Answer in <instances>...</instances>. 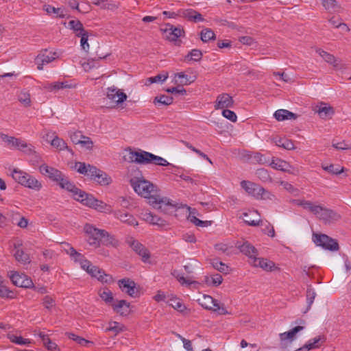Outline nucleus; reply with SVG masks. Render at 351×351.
<instances>
[{
  "label": "nucleus",
  "mask_w": 351,
  "mask_h": 351,
  "mask_svg": "<svg viewBox=\"0 0 351 351\" xmlns=\"http://www.w3.org/2000/svg\"><path fill=\"white\" fill-rule=\"evenodd\" d=\"M39 171L51 180L56 182L62 189L71 192L75 199L80 202L84 205L94 208L100 211L104 210L106 206V204L103 202L97 200L92 195L88 194L76 187L75 185L71 182L68 178L58 169L43 163L40 165Z\"/></svg>",
  "instance_id": "1"
},
{
  "label": "nucleus",
  "mask_w": 351,
  "mask_h": 351,
  "mask_svg": "<svg viewBox=\"0 0 351 351\" xmlns=\"http://www.w3.org/2000/svg\"><path fill=\"white\" fill-rule=\"evenodd\" d=\"M130 183L134 191L139 195L148 199L149 204L154 208L161 209L163 205L177 207L170 199L155 194L156 186L149 181L135 178L131 179Z\"/></svg>",
  "instance_id": "2"
},
{
  "label": "nucleus",
  "mask_w": 351,
  "mask_h": 351,
  "mask_svg": "<svg viewBox=\"0 0 351 351\" xmlns=\"http://www.w3.org/2000/svg\"><path fill=\"white\" fill-rule=\"evenodd\" d=\"M290 202L294 205L302 206L304 209L312 213L325 223H330L338 221L341 215L331 209H328L320 204H316L311 201L294 199Z\"/></svg>",
  "instance_id": "3"
},
{
  "label": "nucleus",
  "mask_w": 351,
  "mask_h": 351,
  "mask_svg": "<svg viewBox=\"0 0 351 351\" xmlns=\"http://www.w3.org/2000/svg\"><path fill=\"white\" fill-rule=\"evenodd\" d=\"M129 160L131 162L141 164L153 163L159 166H168L170 165L165 158L145 151L141 152H130L129 153Z\"/></svg>",
  "instance_id": "4"
},
{
  "label": "nucleus",
  "mask_w": 351,
  "mask_h": 351,
  "mask_svg": "<svg viewBox=\"0 0 351 351\" xmlns=\"http://www.w3.org/2000/svg\"><path fill=\"white\" fill-rule=\"evenodd\" d=\"M12 177L20 184L36 191H40L43 186L42 183L35 177L18 169H13Z\"/></svg>",
  "instance_id": "5"
},
{
  "label": "nucleus",
  "mask_w": 351,
  "mask_h": 351,
  "mask_svg": "<svg viewBox=\"0 0 351 351\" xmlns=\"http://www.w3.org/2000/svg\"><path fill=\"white\" fill-rule=\"evenodd\" d=\"M198 302L203 308L217 313L219 315L229 314L223 304H221L210 295H204L202 298L198 299Z\"/></svg>",
  "instance_id": "6"
},
{
  "label": "nucleus",
  "mask_w": 351,
  "mask_h": 351,
  "mask_svg": "<svg viewBox=\"0 0 351 351\" xmlns=\"http://www.w3.org/2000/svg\"><path fill=\"white\" fill-rule=\"evenodd\" d=\"M0 137L1 140L7 143L10 147L16 148L29 155L36 154L34 147L31 144H27L25 141L20 138L9 136L5 134H1Z\"/></svg>",
  "instance_id": "7"
},
{
  "label": "nucleus",
  "mask_w": 351,
  "mask_h": 351,
  "mask_svg": "<svg viewBox=\"0 0 351 351\" xmlns=\"http://www.w3.org/2000/svg\"><path fill=\"white\" fill-rule=\"evenodd\" d=\"M84 230L86 234L88 244L94 247H99L102 237L106 234L105 230L98 229L90 224H86Z\"/></svg>",
  "instance_id": "8"
},
{
  "label": "nucleus",
  "mask_w": 351,
  "mask_h": 351,
  "mask_svg": "<svg viewBox=\"0 0 351 351\" xmlns=\"http://www.w3.org/2000/svg\"><path fill=\"white\" fill-rule=\"evenodd\" d=\"M127 244L138 254L143 262H147L149 258V253L146 247L132 237H128L125 239Z\"/></svg>",
  "instance_id": "9"
},
{
  "label": "nucleus",
  "mask_w": 351,
  "mask_h": 351,
  "mask_svg": "<svg viewBox=\"0 0 351 351\" xmlns=\"http://www.w3.org/2000/svg\"><path fill=\"white\" fill-rule=\"evenodd\" d=\"M43 89L49 92L56 93L60 90L73 89L76 87V84L71 81H57L54 82H46L42 85Z\"/></svg>",
  "instance_id": "10"
},
{
  "label": "nucleus",
  "mask_w": 351,
  "mask_h": 351,
  "mask_svg": "<svg viewBox=\"0 0 351 351\" xmlns=\"http://www.w3.org/2000/svg\"><path fill=\"white\" fill-rule=\"evenodd\" d=\"M314 242L326 250L335 251L339 249L337 242L326 234H315Z\"/></svg>",
  "instance_id": "11"
},
{
  "label": "nucleus",
  "mask_w": 351,
  "mask_h": 351,
  "mask_svg": "<svg viewBox=\"0 0 351 351\" xmlns=\"http://www.w3.org/2000/svg\"><path fill=\"white\" fill-rule=\"evenodd\" d=\"M10 278L13 284L17 287L29 288L33 285L32 280L27 276L16 271H11Z\"/></svg>",
  "instance_id": "12"
},
{
  "label": "nucleus",
  "mask_w": 351,
  "mask_h": 351,
  "mask_svg": "<svg viewBox=\"0 0 351 351\" xmlns=\"http://www.w3.org/2000/svg\"><path fill=\"white\" fill-rule=\"evenodd\" d=\"M106 96L114 104H119L127 99V95L117 87H109L107 89Z\"/></svg>",
  "instance_id": "13"
},
{
  "label": "nucleus",
  "mask_w": 351,
  "mask_h": 351,
  "mask_svg": "<svg viewBox=\"0 0 351 351\" xmlns=\"http://www.w3.org/2000/svg\"><path fill=\"white\" fill-rule=\"evenodd\" d=\"M304 329V326H298L293 328V329L290 330L288 332H285L282 333H280L279 335L280 340V347L282 348H285L287 346L286 341L292 342L295 338L296 334L302 330Z\"/></svg>",
  "instance_id": "14"
},
{
  "label": "nucleus",
  "mask_w": 351,
  "mask_h": 351,
  "mask_svg": "<svg viewBox=\"0 0 351 351\" xmlns=\"http://www.w3.org/2000/svg\"><path fill=\"white\" fill-rule=\"evenodd\" d=\"M233 103V99L230 95L222 93L217 96L215 103V109L224 110L225 108L232 107Z\"/></svg>",
  "instance_id": "15"
},
{
  "label": "nucleus",
  "mask_w": 351,
  "mask_h": 351,
  "mask_svg": "<svg viewBox=\"0 0 351 351\" xmlns=\"http://www.w3.org/2000/svg\"><path fill=\"white\" fill-rule=\"evenodd\" d=\"M179 16L187 19L189 21L197 23L204 21L202 14L193 9L179 10L178 11Z\"/></svg>",
  "instance_id": "16"
},
{
  "label": "nucleus",
  "mask_w": 351,
  "mask_h": 351,
  "mask_svg": "<svg viewBox=\"0 0 351 351\" xmlns=\"http://www.w3.org/2000/svg\"><path fill=\"white\" fill-rule=\"evenodd\" d=\"M118 285L122 291L127 293L129 295L134 297L136 293V284L129 278H124L119 280Z\"/></svg>",
  "instance_id": "17"
},
{
  "label": "nucleus",
  "mask_w": 351,
  "mask_h": 351,
  "mask_svg": "<svg viewBox=\"0 0 351 351\" xmlns=\"http://www.w3.org/2000/svg\"><path fill=\"white\" fill-rule=\"evenodd\" d=\"M237 247L243 254L249 257L250 263L258 254V250L255 247L247 241L243 242L241 245L238 243Z\"/></svg>",
  "instance_id": "18"
},
{
  "label": "nucleus",
  "mask_w": 351,
  "mask_h": 351,
  "mask_svg": "<svg viewBox=\"0 0 351 351\" xmlns=\"http://www.w3.org/2000/svg\"><path fill=\"white\" fill-rule=\"evenodd\" d=\"M255 267H261L265 271H271L274 270L276 267L275 263L267 258H258L257 256L250 263Z\"/></svg>",
  "instance_id": "19"
},
{
  "label": "nucleus",
  "mask_w": 351,
  "mask_h": 351,
  "mask_svg": "<svg viewBox=\"0 0 351 351\" xmlns=\"http://www.w3.org/2000/svg\"><path fill=\"white\" fill-rule=\"evenodd\" d=\"M54 55L55 53L48 52L47 51L39 53L35 59L37 69L43 70L44 64H49L55 60Z\"/></svg>",
  "instance_id": "20"
},
{
  "label": "nucleus",
  "mask_w": 351,
  "mask_h": 351,
  "mask_svg": "<svg viewBox=\"0 0 351 351\" xmlns=\"http://www.w3.org/2000/svg\"><path fill=\"white\" fill-rule=\"evenodd\" d=\"M241 186L249 195L255 198L258 197L260 191H263L262 186L250 181H242Z\"/></svg>",
  "instance_id": "21"
},
{
  "label": "nucleus",
  "mask_w": 351,
  "mask_h": 351,
  "mask_svg": "<svg viewBox=\"0 0 351 351\" xmlns=\"http://www.w3.org/2000/svg\"><path fill=\"white\" fill-rule=\"evenodd\" d=\"M111 306L115 313L119 314L121 316H126L130 313V303H128L126 300H114Z\"/></svg>",
  "instance_id": "22"
},
{
  "label": "nucleus",
  "mask_w": 351,
  "mask_h": 351,
  "mask_svg": "<svg viewBox=\"0 0 351 351\" xmlns=\"http://www.w3.org/2000/svg\"><path fill=\"white\" fill-rule=\"evenodd\" d=\"M51 138L52 139L50 142L51 146L60 151L67 149L69 152H71V150L69 149L66 142L62 138H60L57 136H53V134L51 136L49 133L46 134V141H49V138Z\"/></svg>",
  "instance_id": "23"
},
{
  "label": "nucleus",
  "mask_w": 351,
  "mask_h": 351,
  "mask_svg": "<svg viewBox=\"0 0 351 351\" xmlns=\"http://www.w3.org/2000/svg\"><path fill=\"white\" fill-rule=\"evenodd\" d=\"M117 219L130 226H137L138 222L132 215L129 213H124L120 210L114 212Z\"/></svg>",
  "instance_id": "24"
},
{
  "label": "nucleus",
  "mask_w": 351,
  "mask_h": 351,
  "mask_svg": "<svg viewBox=\"0 0 351 351\" xmlns=\"http://www.w3.org/2000/svg\"><path fill=\"white\" fill-rule=\"evenodd\" d=\"M269 165L276 170H280L285 172H290L291 166L285 160L278 158H273L269 162Z\"/></svg>",
  "instance_id": "25"
},
{
  "label": "nucleus",
  "mask_w": 351,
  "mask_h": 351,
  "mask_svg": "<svg viewBox=\"0 0 351 351\" xmlns=\"http://www.w3.org/2000/svg\"><path fill=\"white\" fill-rule=\"evenodd\" d=\"M165 36L170 41H176L181 37L184 33L183 29L180 27H175L171 25L169 28H167L165 31Z\"/></svg>",
  "instance_id": "26"
},
{
  "label": "nucleus",
  "mask_w": 351,
  "mask_h": 351,
  "mask_svg": "<svg viewBox=\"0 0 351 351\" xmlns=\"http://www.w3.org/2000/svg\"><path fill=\"white\" fill-rule=\"evenodd\" d=\"M274 116L278 121L289 119H295L297 117V115L285 109H280L276 110L274 112Z\"/></svg>",
  "instance_id": "27"
},
{
  "label": "nucleus",
  "mask_w": 351,
  "mask_h": 351,
  "mask_svg": "<svg viewBox=\"0 0 351 351\" xmlns=\"http://www.w3.org/2000/svg\"><path fill=\"white\" fill-rule=\"evenodd\" d=\"M143 219L147 222L153 224L162 226L163 221L156 215H153L151 212L145 211L142 213Z\"/></svg>",
  "instance_id": "28"
},
{
  "label": "nucleus",
  "mask_w": 351,
  "mask_h": 351,
  "mask_svg": "<svg viewBox=\"0 0 351 351\" xmlns=\"http://www.w3.org/2000/svg\"><path fill=\"white\" fill-rule=\"evenodd\" d=\"M99 295L108 305L111 306L114 302L112 291L107 288L100 289L99 291Z\"/></svg>",
  "instance_id": "29"
},
{
  "label": "nucleus",
  "mask_w": 351,
  "mask_h": 351,
  "mask_svg": "<svg viewBox=\"0 0 351 351\" xmlns=\"http://www.w3.org/2000/svg\"><path fill=\"white\" fill-rule=\"evenodd\" d=\"M317 112L322 119H327L332 116L334 110L331 106L322 104L317 110Z\"/></svg>",
  "instance_id": "30"
},
{
  "label": "nucleus",
  "mask_w": 351,
  "mask_h": 351,
  "mask_svg": "<svg viewBox=\"0 0 351 351\" xmlns=\"http://www.w3.org/2000/svg\"><path fill=\"white\" fill-rule=\"evenodd\" d=\"M104 237H102L101 241L104 245L106 246H111L113 247H117L119 245V241L113 236L110 234L105 230Z\"/></svg>",
  "instance_id": "31"
},
{
  "label": "nucleus",
  "mask_w": 351,
  "mask_h": 351,
  "mask_svg": "<svg viewBox=\"0 0 351 351\" xmlns=\"http://www.w3.org/2000/svg\"><path fill=\"white\" fill-rule=\"evenodd\" d=\"M93 180L100 185L106 186L112 182V179L104 171L99 170V173L97 174Z\"/></svg>",
  "instance_id": "32"
},
{
  "label": "nucleus",
  "mask_w": 351,
  "mask_h": 351,
  "mask_svg": "<svg viewBox=\"0 0 351 351\" xmlns=\"http://www.w3.org/2000/svg\"><path fill=\"white\" fill-rule=\"evenodd\" d=\"M69 27L73 30L77 36L83 34L86 31L84 29L82 23L79 20H71L69 22Z\"/></svg>",
  "instance_id": "33"
},
{
  "label": "nucleus",
  "mask_w": 351,
  "mask_h": 351,
  "mask_svg": "<svg viewBox=\"0 0 351 351\" xmlns=\"http://www.w3.org/2000/svg\"><path fill=\"white\" fill-rule=\"evenodd\" d=\"M14 256L16 260L21 264L25 265L30 263L29 255L21 249H16Z\"/></svg>",
  "instance_id": "34"
},
{
  "label": "nucleus",
  "mask_w": 351,
  "mask_h": 351,
  "mask_svg": "<svg viewBox=\"0 0 351 351\" xmlns=\"http://www.w3.org/2000/svg\"><path fill=\"white\" fill-rule=\"evenodd\" d=\"M174 80L176 83L182 85L190 84L193 82V80L184 73H178L174 74Z\"/></svg>",
  "instance_id": "35"
},
{
  "label": "nucleus",
  "mask_w": 351,
  "mask_h": 351,
  "mask_svg": "<svg viewBox=\"0 0 351 351\" xmlns=\"http://www.w3.org/2000/svg\"><path fill=\"white\" fill-rule=\"evenodd\" d=\"M43 10L49 14H54L60 18H64L65 16L64 10L61 8H56L50 5H45L43 6Z\"/></svg>",
  "instance_id": "36"
},
{
  "label": "nucleus",
  "mask_w": 351,
  "mask_h": 351,
  "mask_svg": "<svg viewBox=\"0 0 351 351\" xmlns=\"http://www.w3.org/2000/svg\"><path fill=\"white\" fill-rule=\"evenodd\" d=\"M168 302L169 305L171 306L174 309L180 312H183L186 309V306L181 301V300L176 297H172L171 298H170L168 300Z\"/></svg>",
  "instance_id": "37"
},
{
  "label": "nucleus",
  "mask_w": 351,
  "mask_h": 351,
  "mask_svg": "<svg viewBox=\"0 0 351 351\" xmlns=\"http://www.w3.org/2000/svg\"><path fill=\"white\" fill-rule=\"evenodd\" d=\"M18 99L25 107L31 106V97L28 91L21 90L18 95Z\"/></svg>",
  "instance_id": "38"
},
{
  "label": "nucleus",
  "mask_w": 351,
  "mask_h": 351,
  "mask_svg": "<svg viewBox=\"0 0 351 351\" xmlns=\"http://www.w3.org/2000/svg\"><path fill=\"white\" fill-rule=\"evenodd\" d=\"M125 330V326L117 322H110L106 331H112L114 335H118L119 332Z\"/></svg>",
  "instance_id": "39"
},
{
  "label": "nucleus",
  "mask_w": 351,
  "mask_h": 351,
  "mask_svg": "<svg viewBox=\"0 0 351 351\" xmlns=\"http://www.w3.org/2000/svg\"><path fill=\"white\" fill-rule=\"evenodd\" d=\"M173 102V97L165 95H160L154 98V103L155 105H170Z\"/></svg>",
  "instance_id": "40"
},
{
  "label": "nucleus",
  "mask_w": 351,
  "mask_h": 351,
  "mask_svg": "<svg viewBox=\"0 0 351 351\" xmlns=\"http://www.w3.org/2000/svg\"><path fill=\"white\" fill-rule=\"evenodd\" d=\"M200 35L201 40L204 43H206L210 40H214L215 38V34L214 32L209 28L202 29Z\"/></svg>",
  "instance_id": "41"
},
{
  "label": "nucleus",
  "mask_w": 351,
  "mask_h": 351,
  "mask_svg": "<svg viewBox=\"0 0 351 351\" xmlns=\"http://www.w3.org/2000/svg\"><path fill=\"white\" fill-rule=\"evenodd\" d=\"M8 338L10 341L19 345H27L31 343L28 339H24L21 336H17L14 334L8 335Z\"/></svg>",
  "instance_id": "42"
},
{
  "label": "nucleus",
  "mask_w": 351,
  "mask_h": 351,
  "mask_svg": "<svg viewBox=\"0 0 351 351\" xmlns=\"http://www.w3.org/2000/svg\"><path fill=\"white\" fill-rule=\"evenodd\" d=\"M67 253L69 254L75 262L78 263H80L85 258L83 254L77 252L73 247L71 246H69V250L67 251Z\"/></svg>",
  "instance_id": "43"
},
{
  "label": "nucleus",
  "mask_w": 351,
  "mask_h": 351,
  "mask_svg": "<svg viewBox=\"0 0 351 351\" xmlns=\"http://www.w3.org/2000/svg\"><path fill=\"white\" fill-rule=\"evenodd\" d=\"M168 77V73H163L158 74L154 77H149L147 80V82L145 84H150L152 83H158V82H162L165 81Z\"/></svg>",
  "instance_id": "44"
},
{
  "label": "nucleus",
  "mask_w": 351,
  "mask_h": 351,
  "mask_svg": "<svg viewBox=\"0 0 351 351\" xmlns=\"http://www.w3.org/2000/svg\"><path fill=\"white\" fill-rule=\"evenodd\" d=\"M280 186L283 187L284 189L289 192L290 193L293 194L295 196H297L299 195L300 191L297 188L294 187L291 183L286 182V181H282L280 182Z\"/></svg>",
  "instance_id": "45"
},
{
  "label": "nucleus",
  "mask_w": 351,
  "mask_h": 351,
  "mask_svg": "<svg viewBox=\"0 0 351 351\" xmlns=\"http://www.w3.org/2000/svg\"><path fill=\"white\" fill-rule=\"evenodd\" d=\"M67 336L69 337V339L76 341L77 343L80 345L85 346L86 344H93V342L86 340L85 339L79 337L73 333H68Z\"/></svg>",
  "instance_id": "46"
},
{
  "label": "nucleus",
  "mask_w": 351,
  "mask_h": 351,
  "mask_svg": "<svg viewBox=\"0 0 351 351\" xmlns=\"http://www.w3.org/2000/svg\"><path fill=\"white\" fill-rule=\"evenodd\" d=\"M315 296L316 293L313 289H312L311 287H308L306 290V300L308 304L307 310H308L311 308V306L314 302Z\"/></svg>",
  "instance_id": "47"
},
{
  "label": "nucleus",
  "mask_w": 351,
  "mask_h": 351,
  "mask_svg": "<svg viewBox=\"0 0 351 351\" xmlns=\"http://www.w3.org/2000/svg\"><path fill=\"white\" fill-rule=\"evenodd\" d=\"M316 52L322 56L327 62L332 64L335 62V57L328 53V52L321 49H318L316 50Z\"/></svg>",
  "instance_id": "48"
},
{
  "label": "nucleus",
  "mask_w": 351,
  "mask_h": 351,
  "mask_svg": "<svg viewBox=\"0 0 351 351\" xmlns=\"http://www.w3.org/2000/svg\"><path fill=\"white\" fill-rule=\"evenodd\" d=\"M172 274L182 285H191L193 282L189 278H184L178 271L174 270Z\"/></svg>",
  "instance_id": "49"
},
{
  "label": "nucleus",
  "mask_w": 351,
  "mask_h": 351,
  "mask_svg": "<svg viewBox=\"0 0 351 351\" xmlns=\"http://www.w3.org/2000/svg\"><path fill=\"white\" fill-rule=\"evenodd\" d=\"M322 4L328 10L336 11L338 8L336 0H322Z\"/></svg>",
  "instance_id": "50"
},
{
  "label": "nucleus",
  "mask_w": 351,
  "mask_h": 351,
  "mask_svg": "<svg viewBox=\"0 0 351 351\" xmlns=\"http://www.w3.org/2000/svg\"><path fill=\"white\" fill-rule=\"evenodd\" d=\"M276 145L288 150L294 149V145L293 142L287 139H280L278 142H276Z\"/></svg>",
  "instance_id": "51"
},
{
  "label": "nucleus",
  "mask_w": 351,
  "mask_h": 351,
  "mask_svg": "<svg viewBox=\"0 0 351 351\" xmlns=\"http://www.w3.org/2000/svg\"><path fill=\"white\" fill-rule=\"evenodd\" d=\"M0 297L3 298H14V293L1 284L0 285Z\"/></svg>",
  "instance_id": "52"
},
{
  "label": "nucleus",
  "mask_w": 351,
  "mask_h": 351,
  "mask_svg": "<svg viewBox=\"0 0 351 351\" xmlns=\"http://www.w3.org/2000/svg\"><path fill=\"white\" fill-rule=\"evenodd\" d=\"M81 37L80 40V45L82 48L87 51L89 49V44L88 43V34L87 32H84L82 34H80V36Z\"/></svg>",
  "instance_id": "53"
},
{
  "label": "nucleus",
  "mask_w": 351,
  "mask_h": 351,
  "mask_svg": "<svg viewBox=\"0 0 351 351\" xmlns=\"http://www.w3.org/2000/svg\"><path fill=\"white\" fill-rule=\"evenodd\" d=\"M191 217V222L196 226L207 227L211 225L210 221H202L197 218L196 216H192Z\"/></svg>",
  "instance_id": "54"
},
{
  "label": "nucleus",
  "mask_w": 351,
  "mask_h": 351,
  "mask_svg": "<svg viewBox=\"0 0 351 351\" xmlns=\"http://www.w3.org/2000/svg\"><path fill=\"white\" fill-rule=\"evenodd\" d=\"M202 56V53L201 51L198 49H193L189 52L186 58H189L191 60L199 61L201 60Z\"/></svg>",
  "instance_id": "55"
},
{
  "label": "nucleus",
  "mask_w": 351,
  "mask_h": 351,
  "mask_svg": "<svg viewBox=\"0 0 351 351\" xmlns=\"http://www.w3.org/2000/svg\"><path fill=\"white\" fill-rule=\"evenodd\" d=\"M322 168L324 170L336 175L339 174L343 171V168H340L339 167H335L333 165H322Z\"/></svg>",
  "instance_id": "56"
},
{
  "label": "nucleus",
  "mask_w": 351,
  "mask_h": 351,
  "mask_svg": "<svg viewBox=\"0 0 351 351\" xmlns=\"http://www.w3.org/2000/svg\"><path fill=\"white\" fill-rule=\"evenodd\" d=\"M97 278L102 283L110 284L113 282L112 277L110 275L106 274L103 270L102 273L99 274Z\"/></svg>",
  "instance_id": "57"
},
{
  "label": "nucleus",
  "mask_w": 351,
  "mask_h": 351,
  "mask_svg": "<svg viewBox=\"0 0 351 351\" xmlns=\"http://www.w3.org/2000/svg\"><path fill=\"white\" fill-rule=\"evenodd\" d=\"M79 144L88 150H90L93 146V143L91 139L89 137L85 136H84L82 138L80 139Z\"/></svg>",
  "instance_id": "58"
},
{
  "label": "nucleus",
  "mask_w": 351,
  "mask_h": 351,
  "mask_svg": "<svg viewBox=\"0 0 351 351\" xmlns=\"http://www.w3.org/2000/svg\"><path fill=\"white\" fill-rule=\"evenodd\" d=\"M213 265L216 269H217L220 272L226 274L228 271V267L226 264H224L223 263H222L221 261H213Z\"/></svg>",
  "instance_id": "59"
},
{
  "label": "nucleus",
  "mask_w": 351,
  "mask_h": 351,
  "mask_svg": "<svg viewBox=\"0 0 351 351\" xmlns=\"http://www.w3.org/2000/svg\"><path fill=\"white\" fill-rule=\"evenodd\" d=\"M222 115L228 119V120L231 121L232 122H236L237 119V117L236 114L228 109H224L222 111Z\"/></svg>",
  "instance_id": "60"
},
{
  "label": "nucleus",
  "mask_w": 351,
  "mask_h": 351,
  "mask_svg": "<svg viewBox=\"0 0 351 351\" xmlns=\"http://www.w3.org/2000/svg\"><path fill=\"white\" fill-rule=\"evenodd\" d=\"M100 169H97L96 167L88 165V169L86 176L90 177L91 180H93V178H95L97 174L99 173Z\"/></svg>",
  "instance_id": "61"
},
{
  "label": "nucleus",
  "mask_w": 351,
  "mask_h": 351,
  "mask_svg": "<svg viewBox=\"0 0 351 351\" xmlns=\"http://www.w3.org/2000/svg\"><path fill=\"white\" fill-rule=\"evenodd\" d=\"M256 174L262 181L266 182L270 179L268 171L265 169H258Z\"/></svg>",
  "instance_id": "62"
},
{
  "label": "nucleus",
  "mask_w": 351,
  "mask_h": 351,
  "mask_svg": "<svg viewBox=\"0 0 351 351\" xmlns=\"http://www.w3.org/2000/svg\"><path fill=\"white\" fill-rule=\"evenodd\" d=\"M75 169L78 173L86 176L88 169V165L84 162H75Z\"/></svg>",
  "instance_id": "63"
},
{
  "label": "nucleus",
  "mask_w": 351,
  "mask_h": 351,
  "mask_svg": "<svg viewBox=\"0 0 351 351\" xmlns=\"http://www.w3.org/2000/svg\"><path fill=\"white\" fill-rule=\"evenodd\" d=\"M86 272L91 276L97 278L98 275L102 273V269H100L98 267L91 264Z\"/></svg>",
  "instance_id": "64"
}]
</instances>
